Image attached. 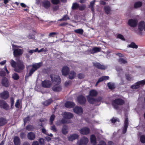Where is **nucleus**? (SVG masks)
Listing matches in <instances>:
<instances>
[{"label":"nucleus","mask_w":145,"mask_h":145,"mask_svg":"<svg viewBox=\"0 0 145 145\" xmlns=\"http://www.w3.org/2000/svg\"><path fill=\"white\" fill-rule=\"evenodd\" d=\"M118 62L120 64H125L127 63V60L123 58H120L118 59Z\"/></svg>","instance_id":"nucleus-35"},{"label":"nucleus","mask_w":145,"mask_h":145,"mask_svg":"<svg viewBox=\"0 0 145 145\" xmlns=\"http://www.w3.org/2000/svg\"><path fill=\"white\" fill-rule=\"evenodd\" d=\"M55 118V116L54 114L52 115L50 117V124L52 125L53 123V121Z\"/></svg>","instance_id":"nucleus-48"},{"label":"nucleus","mask_w":145,"mask_h":145,"mask_svg":"<svg viewBox=\"0 0 145 145\" xmlns=\"http://www.w3.org/2000/svg\"><path fill=\"white\" fill-rule=\"evenodd\" d=\"M25 66L23 62L20 60H18L16 63V66L14 71L18 72H21L25 68Z\"/></svg>","instance_id":"nucleus-2"},{"label":"nucleus","mask_w":145,"mask_h":145,"mask_svg":"<svg viewBox=\"0 0 145 145\" xmlns=\"http://www.w3.org/2000/svg\"><path fill=\"white\" fill-rule=\"evenodd\" d=\"M77 101L80 104H83L85 103L86 101V99L84 97L81 95L77 97Z\"/></svg>","instance_id":"nucleus-16"},{"label":"nucleus","mask_w":145,"mask_h":145,"mask_svg":"<svg viewBox=\"0 0 145 145\" xmlns=\"http://www.w3.org/2000/svg\"><path fill=\"white\" fill-rule=\"evenodd\" d=\"M137 21L135 20L131 19L128 21V25L132 27H135L137 24Z\"/></svg>","instance_id":"nucleus-12"},{"label":"nucleus","mask_w":145,"mask_h":145,"mask_svg":"<svg viewBox=\"0 0 145 145\" xmlns=\"http://www.w3.org/2000/svg\"><path fill=\"white\" fill-rule=\"evenodd\" d=\"M79 135L76 134H72L68 137V140L72 141L73 140L77 139L79 137Z\"/></svg>","instance_id":"nucleus-14"},{"label":"nucleus","mask_w":145,"mask_h":145,"mask_svg":"<svg viewBox=\"0 0 145 145\" xmlns=\"http://www.w3.org/2000/svg\"><path fill=\"white\" fill-rule=\"evenodd\" d=\"M76 74L73 71H72L69 74V78L72 79H73L76 76Z\"/></svg>","instance_id":"nucleus-34"},{"label":"nucleus","mask_w":145,"mask_h":145,"mask_svg":"<svg viewBox=\"0 0 145 145\" xmlns=\"http://www.w3.org/2000/svg\"><path fill=\"white\" fill-rule=\"evenodd\" d=\"M52 100L51 99H50L44 102L43 104L45 106H47L50 105L52 102Z\"/></svg>","instance_id":"nucleus-40"},{"label":"nucleus","mask_w":145,"mask_h":145,"mask_svg":"<svg viewBox=\"0 0 145 145\" xmlns=\"http://www.w3.org/2000/svg\"><path fill=\"white\" fill-rule=\"evenodd\" d=\"M52 90L55 91H59L61 89V86L56 85L54 86L52 88Z\"/></svg>","instance_id":"nucleus-32"},{"label":"nucleus","mask_w":145,"mask_h":145,"mask_svg":"<svg viewBox=\"0 0 145 145\" xmlns=\"http://www.w3.org/2000/svg\"><path fill=\"white\" fill-rule=\"evenodd\" d=\"M145 84V79L138 82L135 84L131 86V88L133 89H137L140 87V85L143 86Z\"/></svg>","instance_id":"nucleus-6"},{"label":"nucleus","mask_w":145,"mask_h":145,"mask_svg":"<svg viewBox=\"0 0 145 145\" xmlns=\"http://www.w3.org/2000/svg\"><path fill=\"white\" fill-rule=\"evenodd\" d=\"M31 119L29 117H27V118H25L24 119V124H25L28 121H29Z\"/></svg>","instance_id":"nucleus-59"},{"label":"nucleus","mask_w":145,"mask_h":145,"mask_svg":"<svg viewBox=\"0 0 145 145\" xmlns=\"http://www.w3.org/2000/svg\"><path fill=\"white\" fill-rule=\"evenodd\" d=\"M42 65V63L41 62L33 64L31 65L32 68L30 70L29 72L27 73L25 78H28L29 77L31 76L34 72L40 68Z\"/></svg>","instance_id":"nucleus-1"},{"label":"nucleus","mask_w":145,"mask_h":145,"mask_svg":"<svg viewBox=\"0 0 145 145\" xmlns=\"http://www.w3.org/2000/svg\"><path fill=\"white\" fill-rule=\"evenodd\" d=\"M50 129L52 130L53 132H56L57 131L54 125H52L50 127Z\"/></svg>","instance_id":"nucleus-56"},{"label":"nucleus","mask_w":145,"mask_h":145,"mask_svg":"<svg viewBox=\"0 0 145 145\" xmlns=\"http://www.w3.org/2000/svg\"><path fill=\"white\" fill-rule=\"evenodd\" d=\"M22 103V101L21 100L18 99L16 102L15 104V106L17 108H19L20 104Z\"/></svg>","instance_id":"nucleus-37"},{"label":"nucleus","mask_w":145,"mask_h":145,"mask_svg":"<svg viewBox=\"0 0 145 145\" xmlns=\"http://www.w3.org/2000/svg\"><path fill=\"white\" fill-rule=\"evenodd\" d=\"M88 139L86 137H83L80 140H78L77 144L78 145H86L88 142Z\"/></svg>","instance_id":"nucleus-7"},{"label":"nucleus","mask_w":145,"mask_h":145,"mask_svg":"<svg viewBox=\"0 0 145 145\" xmlns=\"http://www.w3.org/2000/svg\"><path fill=\"white\" fill-rule=\"evenodd\" d=\"M104 9L106 14H108L110 13L111 11V8L110 6H105L104 8Z\"/></svg>","instance_id":"nucleus-33"},{"label":"nucleus","mask_w":145,"mask_h":145,"mask_svg":"<svg viewBox=\"0 0 145 145\" xmlns=\"http://www.w3.org/2000/svg\"><path fill=\"white\" fill-rule=\"evenodd\" d=\"M142 5V3L140 1H138L135 3L134 4V7L137 8L140 7Z\"/></svg>","instance_id":"nucleus-36"},{"label":"nucleus","mask_w":145,"mask_h":145,"mask_svg":"<svg viewBox=\"0 0 145 145\" xmlns=\"http://www.w3.org/2000/svg\"><path fill=\"white\" fill-rule=\"evenodd\" d=\"M79 131L81 134L87 135L89 133L90 130L87 127H84L80 129Z\"/></svg>","instance_id":"nucleus-10"},{"label":"nucleus","mask_w":145,"mask_h":145,"mask_svg":"<svg viewBox=\"0 0 145 145\" xmlns=\"http://www.w3.org/2000/svg\"><path fill=\"white\" fill-rule=\"evenodd\" d=\"M61 123L63 124L68 123L71 122V121L70 120H67V119L64 118L61 120Z\"/></svg>","instance_id":"nucleus-43"},{"label":"nucleus","mask_w":145,"mask_h":145,"mask_svg":"<svg viewBox=\"0 0 145 145\" xmlns=\"http://www.w3.org/2000/svg\"><path fill=\"white\" fill-rule=\"evenodd\" d=\"M128 47L132 48H137L138 47L136 45L135 43L134 42H132L131 44L128 46Z\"/></svg>","instance_id":"nucleus-44"},{"label":"nucleus","mask_w":145,"mask_h":145,"mask_svg":"<svg viewBox=\"0 0 145 145\" xmlns=\"http://www.w3.org/2000/svg\"><path fill=\"white\" fill-rule=\"evenodd\" d=\"M111 121L112 123H115L116 121H119V119L118 118H113L111 120Z\"/></svg>","instance_id":"nucleus-64"},{"label":"nucleus","mask_w":145,"mask_h":145,"mask_svg":"<svg viewBox=\"0 0 145 145\" xmlns=\"http://www.w3.org/2000/svg\"><path fill=\"white\" fill-rule=\"evenodd\" d=\"M2 84L3 86L6 87H8L9 85V81L6 78H3L2 79Z\"/></svg>","instance_id":"nucleus-22"},{"label":"nucleus","mask_w":145,"mask_h":145,"mask_svg":"<svg viewBox=\"0 0 145 145\" xmlns=\"http://www.w3.org/2000/svg\"><path fill=\"white\" fill-rule=\"evenodd\" d=\"M93 65L97 68L101 69H105L106 68V67L100 64L97 62H93Z\"/></svg>","instance_id":"nucleus-17"},{"label":"nucleus","mask_w":145,"mask_h":145,"mask_svg":"<svg viewBox=\"0 0 145 145\" xmlns=\"http://www.w3.org/2000/svg\"><path fill=\"white\" fill-rule=\"evenodd\" d=\"M13 54L14 56L17 57L21 55L23 53V50L19 48H16L13 49Z\"/></svg>","instance_id":"nucleus-9"},{"label":"nucleus","mask_w":145,"mask_h":145,"mask_svg":"<svg viewBox=\"0 0 145 145\" xmlns=\"http://www.w3.org/2000/svg\"><path fill=\"white\" fill-rule=\"evenodd\" d=\"M43 6L45 8H48L50 6V2L48 0H45L42 2Z\"/></svg>","instance_id":"nucleus-20"},{"label":"nucleus","mask_w":145,"mask_h":145,"mask_svg":"<svg viewBox=\"0 0 145 145\" xmlns=\"http://www.w3.org/2000/svg\"><path fill=\"white\" fill-rule=\"evenodd\" d=\"M6 123L5 119L3 118H0V126H2Z\"/></svg>","instance_id":"nucleus-42"},{"label":"nucleus","mask_w":145,"mask_h":145,"mask_svg":"<svg viewBox=\"0 0 145 145\" xmlns=\"http://www.w3.org/2000/svg\"><path fill=\"white\" fill-rule=\"evenodd\" d=\"M140 141L142 143H145V136L144 135H142L140 137Z\"/></svg>","instance_id":"nucleus-51"},{"label":"nucleus","mask_w":145,"mask_h":145,"mask_svg":"<svg viewBox=\"0 0 145 145\" xmlns=\"http://www.w3.org/2000/svg\"><path fill=\"white\" fill-rule=\"evenodd\" d=\"M61 131L62 133L63 134H67L68 132V127L66 125H64L62 127Z\"/></svg>","instance_id":"nucleus-26"},{"label":"nucleus","mask_w":145,"mask_h":145,"mask_svg":"<svg viewBox=\"0 0 145 145\" xmlns=\"http://www.w3.org/2000/svg\"><path fill=\"white\" fill-rule=\"evenodd\" d=\"M74 105V104L73 102L69 101L66 102L65 104V106L66 107L69 108L73 107Z\"/></svg>","instance_id":"nucleus-28"},{"label":"nucleus","mask_w":145,"mask_h":145,"mask_svg":"<svg viewBox=\"0 0 145 145\" xmlns=\"http://www.w3.org/2000/svg\"><path fill=\"white\" fill-rule=\"evenodd\" d=\"M138 28L140 31L143 30L145 31V22L143 21L140 22L138 24Z\"/></svg>","instance_id":"nucleus-13"},{"label":"nucleus","mask_w":145,"mask_h":145,"mask_svg":"<svg viewBox=\"0 0 145 145\" xmlns=\"http://www.w3.org/2000/svg\"><path fill=\"white\" fill-rule=\"evenodd\" d=\"M39 121L41 123H40V125L42 127H43V123H45L46 121V119H41L39 120Z\"/></svg>","instance_id":"nucleus-49"},{"label":"nucleus","mask_w":145,"mask_h":145,"mask_svg":"<svg viewBox=\"0 0 145 145\" xmlns=\"http://www.w3.org/2000/svg\"><path fill=\"white\" fill-rule=\"evenodd\" d=\"M1 97L3 99H6L9 97L8 92L7 91H4L1 94Z\"/></svg>","instance_id":"nucleus-27"},{"label":"nucleus","mask_w":145,"mask_h":145,"mask_svg":"<svg viewBox=\"0 0 145 145\" xmlns=\"http://www.w3.org/2000/svg\"><path fill=\"white\" fill-rule=\"evenodd\" d=\"M39 142L41 145H44V140L42 138H40L39 140Z\"/></svg>","instance_id":"nucleus-54"},{"label":"nucleus","mask_w":145,"mask_h":145,"mask_svg":"<svg viewBox=\"0 0 145 145\" xmlns=\"http://www.w3.org/2000/svg\"><path fill=\"white\" fill-rule=\"evenodd\" d=\"M69 71V68L66 66L63 67L62 70V72L63 75L65 76L68 74Z\"/></svg>","instance_id":"nucleus-23"},{"label":"nucleus","mask_w":145,"mask_h":145,"mask_svg":"<svg viewBox=\"0 0 145 145\" xmlns=\"http://www.w3.org/2000/svg\"><path fill=\"white\" fill-rule=\"evenodd\" d=\"M14 142L15 145H20V140L19 138L17 136L15 137L14 139Z\"/></svg>","instance_id":"nucleus-30"},{"label":"nucleus","mask_w":145,"mask_h":145,"mask_svg":"<svg viewBox=\"0 0 145 145\" xmlns=\"http://www.w3.org/2000/svg\"><path fill=\"white\" fill-rule=\"evenodd\" d=\"M6 72L8 74L9 73L6 67L5 66L4 69L0 71V76H5L6 75Z\"/></svg>","instance_id":"nucleus-24"},{"label":"nucleus","mask_w":145,"mask_h":145,"mask_svg":"<svg viewBox=\"0 0 145 145\" xmlns=\"http://www.w3.org/2000/svg\"><path fill=\"white\" fill-rule=\"evenodd\" d=\"M34 129V127L32 125H29L26 127V129L28 131H32Z\"/></svg>","instance_id":"nucleus-47"},{"label":"nucleus","mask_w":145,"mask_h":145,"mask_svg":"<svg viewBox=\"0 0 145 145\" xmlns=\"http://www.w3.org/2000/svg\"><path fill=\"white\" fill-rule=\"evenodd\" d=\"M117 37L118 38L122 40H125L123 36L119 34L118 35Z\"/></svg>","instance_id":"nucleus-55"},{"label":"nucleus","mask_w":145,"mask_h":145,"mask_svg":"<svg viewBox=\"0 0 145 145\" xmlns=\"http://www.w3.org/2000/svg\"><path fill=\"white\" fill-rule=\"evenodd\" d=\"M109 76H104L102 77H101L99 79L98 81L97 82L96 84V86H97L98 84L100 82L104 80H108L109 79Z\"/></svg>","instance_id":"nucleus-29"},{"label":"nucleus","mask_w":145,"mask_h":145,"mask_svg":"<svg viewBox=\"0 0 145 145\" xmlns=\"http://www.w3.org/2000/svg\"><path fill=\"white\" fill-rule=\"evenodd\" d=\"M38 51V48H37L35 50H31L29 51V53L31 54H32L33 52H37Z\"/></svg>","instance_id":"nucleus-57"},{"label":"nucleus","mask_w":145,"mask_h":145,"mask_svg":"<svg viewBox=\"0 0 145 145\" xmlns=\"http://www.w3.org/2000/svg\"><path fill=\"white\" fill-rule=\"evenodd\" d=\"M98 94V92L96 90L94 89H92L89 91V95L88 96H89L90 97H92L96 96Z\"/></svg>","instance_id":"nucleus-19"},{"label":"nucleus","mask_w":145,"mask_h":145,"mask_svg":"<svg viewBox=\"0 0 145 145\" xmlns=\"http://www.w3.org/2000/svg\"><path fill=\"white\" fill-rule=\"evenodd\" d=\"M52 82L55 84H59L61 81L59 76L57 75L51 74L50 76Z\"/></svg>","instance_id":"nucleus-3"},{"label":"nucleus","mask_w":145,"mask_h":145,"mask_svg":"<svg viewBox=\"0 0 145 145\" xmlns=\"http://www.w3.org/2000/svg\"><path fill=\"white\" fill-rule=\"evenodd\" d=\"M10 63L11 65V66L14 68V69H15L16 68V62L13 60L12 59L10 61Z\"/></svg>","instance_id":"nucleus-38"},{"label":"nucleus","mask_w":145,"mask_h":145,"mask_svg":"<svg viewBox=\"0 0 145 145\" xmlns=\"http://www.w3.org/2000/svg\"><path fill=\"white\" fill-rule=\"evenodd\" d=\"M62 114L63 118L68 119L72 118L73 116L72 113L66 112L63 113Z\"/></svg>","instance_id":"nucleus-11"},{"label":"nucleus","mask_w":145,"mask_h":145,"mask_svg":"<svg viewBox=\"0 0 145 145\" xmlns=\"http://www.w3.org/2000/svg\"><path fill=\"white\" fill-rule=\"evenodd\" d=\"M52 3L54 4L57 5L59 3V0H51Z\"/></svg>","instance_id":"nucleus-53"},{"label":"nucleus","mask_w":145,"mask_h":145,"mask_svg":"<svg viewBox=\"0 0 145 145\" xmlns=\"http://www.w3.org/2000/svg\"><path fill=\"white\" fill-rule=\"evenodd\" d=\"M128 125L129 123L128 118H126L125 119L124 123V126L123 128V134H124L126 132Z\"/></svg>","instance_id":"nucleus-18"},{"label":"nucleus","mask_w":145,"mask_h":145,"mask_svg":"<svg viewBox=\"0 0 145 145\" xmlns=\"http://www.w3.org/2000/svg\"><path fill=\"white\" fill-rule=\"evenodd\" d=\"M12 78L14 80H17L19 78V77L17 74L14 73L12 75Z\"/></svg>","instance_id":"nucleus-46"},{"label":"nucleus","mask_w":145,"mask_h":145,"mask_svg":"<svg viewBox=\"0 0 145 145\" xmlns=\"http://www.w3.org/2000/svg\"><path fill=\"white\" fill-rule=\"evenodd\" d=\"M101 48L98 47H94L91 50H90L89 52L91 54H93L94 53L99 52L100 51Z\"/></svg>","instance_id":"nucleus-21"},{"label":"nucleus","mask_w":145,"mask_h":145,"mask_svg":"<svg viewBox=\"0 0 145 145\" xmlns=\"http://www.w3.org/2000/svg\"><path fill=\"white\" fill-rule=\"evenodd\" d=\"M27 136L29 139L30 140H33L35 139V135L34 133L30 132L28 133Z\"/></svg>","instance_id":"nucleus-25"},{"label":"nucleus","mask_w":145,"mask_h":145,"mask_svg":"<svg viewBox=\"0 0 145 145\" xmlns=\"http://www.w3.org/2000/svg\"><path fill=\"white\" fill-rule=\"evenodd\" d=\"M108 86L109 89H113L115 88L114 84V83L110 82L108 84Z\"/></svg>","instance_id":"nucleus-45"},{"label":"nucleus","mask_w":145,"mask_h":145,"mask_svg":"<svg viewBox=\"0 0 145 145\" xmlns=\"http://www.w3.org/2000/svg\"><path fill=\"white\" fill-rule=\"evenodd\" d=\"M79 7V5L77 3H74L72 4V8L73 10H76Z\"/></svg>","instance_id":"nucleus-39"},{"label":"nucleus","mask_w":145,"mask_h":145,"mask_svg":"<svg viewBox=\"0 0 145 145\" xmlns=\"http://www.w3.org/2000/svg\"><path fill=\"white\" fill-rule=\"evenodd\" d=\"M10 102L11 103V107L12 108V107L13 106L14 103V99L12 98H10Z\"/></svg>","instance_id":"nucleus-62"},{"label":"nucleus","mask_w":145,"mask_h":145,"mask_svg":"<svg viewBox=\"0 0 145 145\" xmlns=\"http://www.w3.org/2000/svg\"><path fill=\"white\" fill-rule=\"evenodd\" d=\"M90 141L91 143L93 145L96 144V140L95 136L94 135H92L90 137Z\"/></svg>","instance_id":"nucleus-31"},{"label":"nucleus","mask_w":145,"mask_h":145,"mask_svg":"<svg viewBox=\"0 0 145 145\" xmlns=\"http://www.w3.org/2000/svg\"><path fill=\"white\" fill-rule=\"evenodd\" d=\"M85 8V6L84 5H82L80 6L79 5L78 8L80 10H84Z\"/></svg>","instance_id":"nucleus-58"},{"label":"nucleus","mask_w":145,"mask_h":145,"mask_svg":"<svg viewBox=\"0 0 145 145\" xmlns=\"http://www.w3.org/2000/svg\"><path fill=\"white\" fill-rule=\"evenodd\" d=\"M2 108H3L6 110H8L9 109V106L6 103V102L5 103V104H4V105H3V106Z\"/></svg>","instance_id":"nucleus-50"},{"label":"nucleus","mask_w":145,"mask_h":145,"mask_svg":"<svg viewBox=\"0 0 145 145\" xmlns=\"http://www.w3.org/2000/svg\"><path fill=\"white\" fill-rule=\"evenodd\" d=\"M6 102L4 101L3 100H0V107L2 108V107L3 105H4Z\"/></svg>","instance_id":"nucleus-61"},{"label":"nucleus","mask_w":145,"mask_h":145,"mask_svg":"<svg viewBox=\"0 0 145 145\" xmlns=\"http://www.w3.org/2000/svg\"><path fill=\"white\" fill-rule=\"evenodd\" d=\"M124 101L121 99H117L114 100L112 102V104L114 108L116 109L118 108V105H121L123 104Z\"/></svg>","instance_id":"nucleus-4"},{"label":"nucleus","mask_w":145,"mask_h":145,"mask_svg":"<svg viewBox=\"0 0 145 145\" xmlns=\"http://www.w3.org/2000/svg\"><path fill=\"white\" fill-rule=\"evenodd\" d=\"M74 111L76 114L81 115L83 112V110L80 107L76 106L73 109Z\"/></svg>","instance_id":"nucleus-15"},{"label":"nucleus","mask_w":145,"mask_h":145,"mask_svg":"<svg viewBox=\"0 0 145 145\" xmlns=\"http://www.w3.org/2000/svg\"><path fill=\"white\" fill-rule=\"evenodd\" d=\"M75 33L79 34L80 35H82L83 33V30L81 29H78L74 30Z\"/></svg>","instance_id":"nucleus-41"},{"label":"nucleus","mask_w":145,"mask_h":145,"mask_svg":"<svg viewBox=\"0 0 145 145\" xmlns=\"http://www.w3.org/2000/svg\"><path fill=\"white\" fill-rule=\"evenodd\" d=\"M57 34V33L56 32H52L50 33L49 34L50 37H54V36Z\"/></svg>","instance_id":"nucleus-63"},{"label":"nucleus","mask_w":145,"mask_h":145,"mask_svg":"<svg viewBox=\"0 0 145 145\" xmlns=\"http://www.w3.org/2000/svg\"><path fill=\"white\" fill-rule=\"evenodd\" d=\"M88 101L91 103H93L96 102H99L103 99L102 97H99L97 99H95L93 97H90L89 96H87Z\"/></svg>","instance_id":"nucleus-5"},{"label":"nucleus","mask_w":145,"mask_h":145,"mask_svg":"<svg viewBox=\"0 0 145 145\" xmlns=\"http://www.w3.org/2000/svg\"><path fill=\"white\" fill-rule=\"evenodd\" d=\"M84 76V74L82 73L79 74L78 76V77L80 79H82L83 78Z\"/></svg>","instance_id":"nucleus-60"},{"label":"nucleus","mask_w":145,"mask_h":145,"mask_svg":"<svg viewBox=\"0 0 145 145\" xmlns=\"http://www.w3.org/2000/svg\"><path fill=\"white\" fill-rule=\"evenodd\" d=\"M69 17L67 15H65L63 16V18H62L61 19L59 20H69Z\"/></svg>","instance_id":"nucleus-52"},{"label":"nucleus","mask_w":145,"mask_h":145,"mask_svg":"<svg viewBox=\"0 0 145 145\" xmlns=\"http://www.w3.org/2000/svg\"><path fill=\"white\" fill-rule=\"evenodd\" d=\"M41 84L42 86L45 88H49L52 85L51 82L48 80H46L42 81Z\"/></svg>","instance_id":"nucleus-8"}]
</instances>
